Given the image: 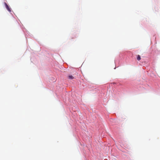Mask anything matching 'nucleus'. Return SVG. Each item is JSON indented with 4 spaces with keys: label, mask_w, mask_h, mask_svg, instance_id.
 <instances>
[{
    "label": "nucleus",
    "mask_w": 160,
    "mask_h": 160,
    "mask_svg": "<svg viewBox=\"0 0 160 160\" xmlns=\"http://www.w3.org/2000/svg\"><path fill=\"white\" fill-rule=\"evenodd\" d=\"M7 9L9 11V12H11V9L9 8V7L7 5V4L6 3H4Z\"/></svg>",
    "instance_id": "1"
},
{
    "label": "nucleus",
    "mask_w": 160,
    "mask_h": 160,
    "mask_svg": "<svg viewBox=\"0 0 160 160\" xmlns=\"http://www.w3.org/2000/svg\"><path fill=\"white\" fill-rule=\"evenodd\" d=\"M137 58L138 60L139 61L141 59V57L140 56L138 55L137 57Z\"/></svg>",
    "instance_id": "2"
},
{
    "label": "nucleus",
    "mask_w": 160,
    "mask_h": 160,
    "mask_svg": "<svg viewBox=\"0 0 160 160\" xmlns=\"http://www.w3.org/2000/svg\"><path fill=\"white\" fill-rule=\"evenodd\" d=\"M68 78L69 79H72L74 78L73 77L72 75L69 76Z\"/></svg>",
    "instance_id": "3"
}]
</instances>
